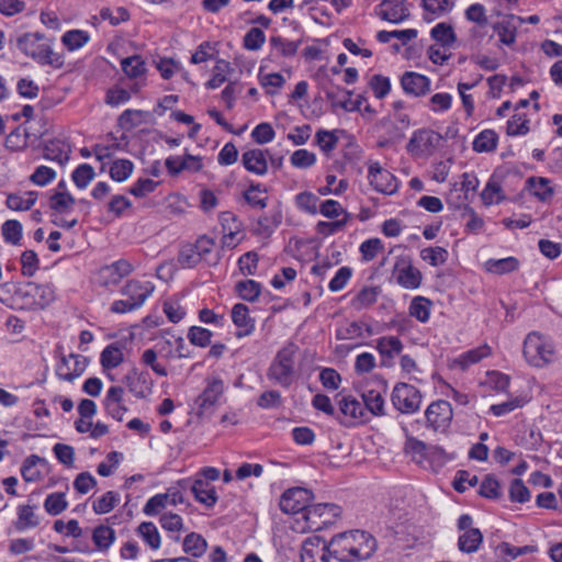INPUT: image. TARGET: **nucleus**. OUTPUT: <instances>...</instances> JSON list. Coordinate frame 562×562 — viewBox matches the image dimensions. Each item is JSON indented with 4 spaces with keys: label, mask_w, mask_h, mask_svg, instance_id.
Here are the masks:
<instances>
[{
    "label": "nucleus",
    "mask_w": 562,
    "mask_h": 562,
    "mask_svg": "<svg viewBox=\"0 0 562 562\" xmlns=\"http://www.w3.org/2000/svg\"><path fill=\"white\" fill-rule=\"evenodd\" d=\"M375 538L363 530H350L335 535L329 541L331 558L339 562H361L376 551Z\"/></svg>",
    "instance_id": "nucleus-1"
},
{
    "label": "nucleus",
    "mask_w": 562,
    "mask_h": 562,
    "mask_svg": "<svg viewBox=\"0 0 562 562\" xmlns=\"http://www.w3.org/2000/svg\"><path fill=\"white\" fill-rule=\"evenodd\" d=\"M18 49L26 57L32 58L41 66H50L55 69L63 68L64 55L53 49V40L46 38L38 32H27L16 38Z\"/></svg>",
    "instance_id": "nucleus-2"
},
{
    "label": "nucleus",
    "mask_w": 562,
    "mask_h": 562,
    "mask_svg": "<svg viewBox=\"0 0 562 562\" xmlns=\"http://www.w3.org/2000/svg\"><path fill=\"white\" fill-rule=\"evenodd\" d=\"M299 347L294 342H288L274 356L267 372L270 381L282 387H289L296 379L295 357Z\"/></svg>",
    "instance_id": "nucleus-3"
},
{
    "label": "nucleus",
    "mask_w": 562,
    "mask_h": 562,
    "mask_svg": "<svg viewBox=\"0 0 562 562\" xmlns=\"http://www.w3.org/2000/svg\"><path fill=\"white\" fill-rule=\"evenodd\" d=\"M155 286L149 281L128 280L121 289V294L126 299L116 300L112 303L110 310L113 313L124 314L139 308L151 295Z\"/></svg>",
    "instance_id": "nucleus-4"
},
{
    "label": "nucleus",
    "mask_w": 562,
    "mask_h": 562,
    "mask_svg": "<svg viewBox=\"0 0 562 562\" xmlns=\"http://www.w3.org/2000/svg\"><path fill=\"white\" fill-rule=\"evenodd\" d=\"M522 352L529 364L542 368L553 361L554 346L550 339L533 331L525 338Z\"/></svg>",
    "instance_id": "nucleus-5"
},
{
    "label": "nucleus",
    "mask_w": 562,
    "mask_h": 562,
    "mask_svg": "<svg viewBox=\"0 0 562 562\" xmlns=\"http://www.w3.org/2000/svg\"><path fill=\"white\" fill-rule=\"evenodd\" d=\"M340 515V508L330 503H319L310 505L304 512L305 529L310 531H319L333 525Z\"/></svg>",
    "instance_id": "nucleus-6"
},
{
    "label": "nucleus",
    "mask_w": 562,
    "mask_h": 562,
    "mask_svg": "<svg viewBox=\"0 0 562 562\" xmlns=\"http://www.w3.org/2000/svg\"><path fill=\"white\" fill-rule=\"evenodd\" d=\"M392 403L401 413L413 414L420 407L422 394L411 384L397 383L392 392Z\"/></svg>",
    "instance_id": "nucleus-7"
},
{
    "label": "nucleus",
    "mask_w": 562,
    "mask_h": 562,
    "mask_svg": "<svg viewBox=\"0 0 562 562\" xmlns=\"http://www.w3.org/2000/svg\"><path fill=\"white\" fill-rule=\"evenodd\" d=\"M441 136L428 128H420L413 133L406 145V150L414 157L429 156L434 153Z\"/></svg>",
    "instance_id": "nucleus-8"
},
{
    "label": "nucleus",
    "mask_w": 562,
    "mask_h": 562,
    "mask_svg": "<svg viewBox=\"0 0 562 562\" xmlns=\"http://www.w3.org/2000/svg\"><path fill=\"white\" fill-rule=\"evenodd\" d=\"M313 499V493L304 487L286 490L280 497V509L285 514L306 512Z\"/></svg>",
    "instance_id": "nucleus-9"
},
{
    "label": "nucleus",
    "mask_w": 562,
    "mask_h": 562,
    "mask_svg": "<svg viewBox=\"0 0 562 562\" xmlns=\"http://www.w3.org/2000/svg\"><path fill=\"white\" fill-rule=\"evenodd\" d=\"M453 412L445 400L432 402L425 412L426 425L435 431H445L452 420Z\"/></svg>",
    "instance_id": "nucleus-10"
},
{
    "label": "nucleus",
    "mask_w": 562,
    "mask_h": 562,
    "mask_svg": "<svg viewBox=\"0 0 562 562\" xmlns=\"http://www.w3.org/2000/svg\"><path fill=\"white\" fill-rule=\"evenodd\" d=\"M88 362V358L80 355H60L56 366V375L60 380L72 382L86 371Z\"/></svg>",
    "instance_id": "nucleus-11"
},
{
    "label": "nucleus",
    "mask_w": 562,
    "mask_h": 562,
    "mask_svg": "<svg viewBox=\"0 0 562 562\" xmlns=\"http://www.w3.org/2000/svg\"><path fill=\"white\" fill-rule=\"evenodd\" d=\"M182 491L178 482L177 485L170 486L166 493L154 495L146 502L143 508L144 514L147 516H156L165 509L167 505L182 504L184 502Z\"/></svg>",
    "instance_id": "nucleus-12"
},
{
    "label": "nucleus",
    "mask_w": 562,
    "mask_h": 562,
    "mask_svg": "<svg viewBox=\"0 0 562 562\" xmlns=\"http://www.w3.org/2000/svg\"><path fill=\"white\" fill-rule=\"evenodd\" d=\"M370 184L380 193L392 195L398 189L396 177L383 169L378 162L372 164L368 170Z\"/></svg>",
    "instance_id": "nucleus-13"
},
{
    "label": "nucleus",
    "mask_w": 562,
    "mask_h": 562,
    "mask_svg": "<svg viewBox=\"0 0 562 562\" xmlns=\"http://www.w3.org/2000/svg\"><path fill=\"white\" fill-rule=\"evenodd\" d=\"M134 271V266L126 259H119L99 269L98 277L102 286L117 285L123 278Z\"/></svg>",
    "instance_id": "nucleus-14"
},
{
    "label": "nucleus",
    "mask_w": 562,
    "mask_h": 562,
    "mask_svg": "<svg viewBox=\"0 0 562 562\" xmlns=\"http://www.w3.org/2000/svg\"><path fill=\"white\" fill-rule=\"evenodd\" d=\"M330 557L329 542H326L321 537H310L302 544V562H329Z\"/></svg>",
    "instance_id": "nucleus-15"
},
{
    "label": "nucleus",
    "mask_w": 562,
    "mask_h": 562,
    "mask_svg": "<svg viewBox=\"0 0 562 562\" xmlns=\"http://www.w3.org/2000/svg\"><path fill=\"white\" fill-rule=\"evenodd\" d=\"M393 274L396 282L404 289L415 290L422 284V272L404 258L396 261Z\"/></svg>",
    "instance_id": "nucleus-16"
},
{
    "label": "nucleus",
    "mask_w": 562,
    "mask_h": 562,
    "mask_svg": "<svg viewBox=\"0 0 562 562\" xmlns=\"http://www.w3.org/2000/svg\"><path fill=\"white\" fill-rule=\"evenodd\" d=\"M179 486L182 490H191L194 498L207 508L213 507L218 499L215 487L202 479H195L193 482L181 480L179 481Z\"/></svg>",
    "instance_id": "nucleus-17"
},
{
    "label": "nucleus",
    "mask_w": 562,
    "mask_h": 562,
    "mask_svg": "<svg viewBox=\"0 0 562 562\" xmlns=\"http://www.w3.org/2000/svg\"><path fill=\"white\" fill-rule=\"evenodd\" d=\"M224 392V384L221 379H213L201 395L195 400L196 415L203 416L211 412Z\"/></svg>",
    "instance_id": "nucleus-18"
},
{
    "label": "nucleus",
    "mask_w": 562,
    "mask_h": 562,
    "mask_svg": "<svg viewBox=\"0 0 562 562\" xmlns=\"http://www.w3.org/2000/svg\"><path fill=\"white\" fill-rule=\"evenodd\" d=\"M405 2L406 0H383L375 9L376 14L384 21L400 24L409 16Z\"/></svg>",
    "instance_id": "nucleus-19"
},
{
    "label": "nucleus",
    "mask_w": 562,
    "mask_h": 562,
    "mask_svg": "<svg viewBox=\"0 0 562 562\" xmlns=\"http://www.w3.org/2000/svg\"><path fill=\"white\" fill-rule=\"evenodd\" d=\"M401 86L405 93L413 97H423L430 91V79L415 71H406L401 77Z\"/></svg>",
    "instance_id": "nucleus-20"
},
{
    "label": "nucleus",
    "mask_w": 562,
    "mask_h": 562,
    "mask_svg": "<svg viewBox=\"0 0 562 562\" xmlns=\"http://www.w3.org/2000/svg\"><path fill=\"white\" fill-rule=\"evenodd\" d=\"M124 389L119 385L111 386L103 398V406L108 415L121 422L127 412L123 402Z\"/></svg>",
    "instance_id": "nucleus-21"
},
{
    "label": "nucleus",
    "mask_w": 562,
    "mask_h": 562,
    "mask_svg": "<svg viewBox=\"0 0 562 562\" xmlns=\"http://www.w3.org/2000/svg\"><path fill=\"white\" fill-rule=\"evenodd\" d=\"M123 382L128 391L138 398H144L151 393V382L147 374L140 373L136 369L131 370L123 378Z\"/></svg>",
    "instance_id": "nucleus-22"
},
{
    "label": "nucleus",
    "mask_w": 562,
    "mask_h": 562,
    "mask_svg": "<svg viewBox=\"0 0 562 562\" xmlns=\"http://www.w3.org/2000/svg\"><path fill=\"white\" fill-rule=\"evenodd\" d=\"M268 150L254 148L241 155V162L247 171L257 176H263L268 172V161L266 155Z\"/></svg>",
    "instance_id": "nucleus-23"
},
{
    "label": "nucleus",
    "mask_w": 562,
    "mask_h": 562,
    "mask_svg": "<svg viewBox=\"0 0 562 562\" xmlns=\"http://www.w3.org/2000/svg\"><path fill=\"white\" fill-rule=\"evenodd\" d=\"M232 321L238 328L237 338L249 336L255 330V321L249 316V308L243 303H237L232 310Z\"/></svg>",
    "instance_id": "nucleus-24"
},
{
    "label": "nucleus",
    "mask_w": 562,
    "mask_h": 562,
    "mask_svg": "<svg viewBox=\"0 0 562 562\" xmlns=\"http://www.w3.org/2000/svg\"><path fill=\"white\" fill-rule=\"evenodd\" d=\"M71 154V146L63 139H50L44 146V157L48 160L65 166Z\"/></svg>",
    "instance_id": "nucleus-25"
},
{
    "label": "nucleus",
    "mask_w": 562,
    "mask_h": 562,
    "mask_svg": "<svg viewBox=\"0 0 562 562\" xmlns=\"http://www.w3.org/2000/svg\"><path fill=\"white\" fill-rule=\"evenodd\" d=\"M33 505H19L16 508V520L13 521V527L16 531L23 532L34 529L40 526L41 519L35 513Z\"/></svg>",
    "instance_id": "nucleus-26"
},
{
    "label": "nucleus",
    "mask_w": 562,
    "mask_h": 562,
    "mask_svg": "<svg viewBox=\"0 0 562 562\" xmlns=\"http://www.w3.org/2000/svg\"><path fill=\"white\" fill-rule=\"evenodd\" d=\"M339 404V411L345 419L341 420L345 425H351L356 420H359L362 418L364 414V408L362 403L357 401L351 395L341 396V398L338 401Z\"/></svg>",
    "instance_id": "nucleus-27"
},
{
    "label": "nucleus",
    "mask_w": 562,
    "mask_h": 562,
    "mask_svg": "<svg viewBox=\"0 0 562 562\" xmlns=\"http://www.w3.org/2000/svg\"><path fill=\"white\" fill-rule=\"evenodd\" d=\"M430 36L436 41L442 48H452L457 42V34L452 25L440 22L430 30Z\"/></svg>",
    "instance_id": "nucleus-28"
},
{
    "label": "nucleus",
    "mask_w": 562,
    "mask_h": 562,
    "mask_svg": "<svg viewBox=\"0 0 562 562\" xmlns=\"http://www.w3.org/2000/svg\"><path fill=\"white\" fill-rule=\"evenodd\" d=\"M492 350L487 344L479 346L474 349L465 351L461 353L456 360L454 363L461 368V370H467L470 366L480 362L482 359L488 357Z\"/></svg>",
    "instance_id": "nucleus-29"
},
{
    "label": "nucleus",
    "mask_w": 562,
    "mask_h": 562,
    "mask_svg": "<svg viewBox=\"0 0 562 562\" xmlns=\"http://www.w3.org/2000/svg\"><path fill=\"white\" fill-rule=\"evenodd\" d=\"M198 251V256L209 266H216L220 261V255L214 254L215 241L205 235L199 237L193 244Z\"/></svg>",
    "instance_id": "nucleus-30"
},
{
    "label": "nucleus",
    "mask_w": 562,
    "mask_h": 562,
    "mask_svg": "<svg viewBox=\"0 0 562 562\" xmlns=\"http://www.w3.org/2000/svg\"><path fill=\"white\" fill-rule=\"evenodd\" d=\"M92 541L97 550L106 552L115 541V531L106 525H99L92 531Z\"/></svg>",
    "instance_id": "nucleus-31"
},
{
    "label": "nucleus",
    "mask_w": 562,
    "mask_h": 562,
    "mask_svg": "<svg viewBox=\"0 0 562 562\" xmlns=\"http://www.w3.org/2000/svg\"><path fill=\"white\" fill-rule=\"evenodd\" d=\"M483 542V533L480 529L467 530L459 536L458 549L463 553L476 552Z\"/></svg>",
    "instance_id": "nucleus-32"
},
{
    "label": "nucleus",
    "mask_w": 562,
    "mask_h": 562,
    "mask_svg": "<svg viewBox=\"0 0 562 562\" xmlns=\"http://www.w3.org/2000/svg\"><path fill=\"white\" fill-rule=\"evenodd\" d=\"M526 188L540 201H548L553 195V189L551 188L550 181L547 178L530 177L526 181Z\"/></svg>",
    "instance_id": "nucleus-33"
},
{
    "label": "nucleus",
    "mask_w": 562,
    "mask_h": 562,
    "mask_svg": "<svg viewBox=\"0 0 562 562\" xmlns=\"http://www.w3.org/2000/svg\"><path fill=\"white\" fill-rule=\"evenodd\" d=\"M282 223V213L279 209L270 210L257 221L256 232L269 236Z\"/></svg>",
    "instance_id": "nucleus-34"
},
{
    "label": "nucleus",
    "mask_w": 562,
    "mask_h": 562,
    "mask_svg": "<svg viewBox=\"0 0 562 562\" xmlns=\"http://www.w3.org/2000/svg\"><path fill=\"white\" fill-rule=\"evenodd\" d=\"M37 200V192L11 193L7 198V206L13 211H27Z\"/></svg>",
    "instance_id": "nucleus-35"
},
{
    "label": "nucleus",
    "mask_w": 562,
    "mask_h": 562,
    "mask_svg": "<svg viewBox=\"0 0 562 562\" xmlns=\"http://www.w3.org/2000/svg\"><path fill=\"white\" fill-rule=\"evenodd\" d=\"M498 135L493 130H484L473 140V149L476 153H491L497 147Z\"/></svg>",
    "instance_id": "nucleus-36"
},
{
    "label": "nucleus",
    "mask_w": 562,
    "mask_h": 562,
    "mask_svg": "<svg viewBox=\"0 0 562 562\" xmlns=\"http://www.w3.org/2000/svg\"><path fill=\"white\" fill-rule=\"evenodd\" d=\"M182 547L187 554H190L193 558H200L205 553L207 549V542L201 535L196 532H190L183 539Z\"/></svg>",
    "instance_id": "nucleus-37"
},
{
    "label": "nucleus",
    "mask_w": 562,
    "mask_h": 562,
    "mask_svg": "<svg viewBox=\"0 0 562 562\" xmlns=\"http://www.w3.org/2000/svg\"><path fill=\"white\" fill-rule=\"evenodd\" d=\"M150 117V113L142 110H125L119 117V125L125 130H132Z\"/></svg>",
    "instance_id": "nucleus-38"
},
{
    "label": "nucleus",
    "mask_w": 562,
    "mask_h": 562,
    "mask_svg": "<svg viewBox=\"0 0 562 562\" xmlns=\"http://www.w3.org/2000/svg\"><path fill=\"white\" fill-rule=\"evenodd\" d=\"M429 448L430 446L426 445L424 441L418 440L414 437H408L405 443L406 452L412 456V459L416 463L424 467L426 465V459Z\"/></svg>",
    "instance_id": "nucleus-39"
},
{
    "label": "nucleus",
    "mask_w": 562,
    "mask_h": 562,
    "mask_svg": "<svg viewBox=\"0 0 562 562\" xmlns=\"http://www.w3.org/2000/svg\"><path fill=\"white\" fill-rule=\"evenodd\" d=\"M376 349L382 357L393 359L402 352L403 344L400 338L395 336H385L378 339Z\"/></svg>",
    "instance_id": "nucleus-40"
},
{
    "label": "nucleus",
    "mask_w": 562,
    "mask_h": 562,
    "mask_svg": "<svg viewBox=\"0 0 562 562\" xmlns=\"http://www.w3.org/2000/svg\"><path fill=\"white\" fill-rule=\"evenodd\" d=\"M486 270L495 274H505L518 269L519 261L515 257L490 259L485 262Z\"/></svg>",
    "instance_id": "nucleus-41"
},
{
    "label": "nucleus",
    "mask_w": 562,
    "mask_h": 562,
    "mask_svg": "<svg viewBox=\"0 0 562 562\" xmlns=\"http://www.w3.org/2000/svg\"><path fill=\"white\" fill-rule=\"evenodd\" d=\"M90 40L88 32L82 30H70L63 34L61 43L70 52L83 47Z\"/></svg>",
    "instance_id": "nucleus-42"
},
{
    "label": "nucleus",
    "mask_w": 562,
    "mask_h": 562,
    "mask_svg": "<svg viewBox=\"0 0 562 562\" xmlns=\"http://www.w3.org/2000/svg\"><path fill=\"white\" fill-rule=\"evenodd\" d=\"M431 301L424 296H416L409 304V315L422 323H426L430 316Z\"/></svg>",
    "instance_id": "nucleus-43"
},
{
    "label": "nucleus",
    "mask_w": 562,
    "mask_h": 562,
    "mask_svg": "<svg viewBox=\"0 0 562 562\" xmlns=\"http://www.w3.org/2000/svg\"><path fill=\"white\" fill-rule=\"evenodd\" d=\"M301 41H290L282 36H271L270 45L278 55L283 57H293L297 53Z\"/></svg>",
    "instance_id": "nucleus-44"
},
{
    "label": "nucleus",
    "mask_w": 562,
    "mask_h": 562,
    "mask_svg": "<svg viewBox=\"0 0 562 562\" xmlns=\"http://www.w3.org/2000/svg\"><path fill=\"white\" fill-rule=\"evenodd\" d=\"M235 290L243 300L255 302L261 293V285L259 282L248 279L238 281Z\"/></svg>",
    "instance_id": "nucleus-45"
},
{
    "label": "nucleus",
    "mask_w": 562,
    "mask_h": 562,
    "mask_svg": "<svg viewBox=\"0 0 562 562\" xmlns=\"http://www.w3.org/2000/svg\"><path fill=\"white\" fill-rule=\"evenodd\" d=\"M514 16H510V19L503 20L494 25L501 43L505 45H512L516 41L517 26L514 23Z\"/></svg>",
    "instance_id": "nucleus-46"
},
{
    "label": "nucleus",
    "mask_w": 562,
    "mask_h": 562,
    "mask_svg": "<svg viewBox=\"0 0 562 562\" xmlns=\"http://www.w3.org/2000/svg\"><path fill=\"white\" fill-rule=\"evenodd\" d=\"M246 202L256 209H265L267 206L268 195L265 189H261V184H250L248 190L244 192Z\"/></svg>",
    "instance_id": "nucleus-47"
},
{
    "label": "nucleus",
    "mask_w": 562,
    "mask_h": 562,
    "mask_svg": "<svg viewBox=\"0 0 562 562\" xmlns=\"http://www.w3.org/2000/svg\"><path fill=\"white\" fill-rule=\"evenodd\" d=\"M68 506L66 495L63 492H55L47 495L44 501V509L52 516L61 514Z\"/></svg>",
    "instance_id": "nucleus-48"
},
{
    "label": "nucleus",
    "mask_w": 562,
    "mask_h": 562,
    "mask_svg": "<svg viewBox=\"0 0 562 562\" xmlns=\"http://www.w3.org/2000/svg\"><path fill=\"white\" fill-rule=\"evenodd\" d=\"M123 352L115 345H110L105 347L100 356V362L104 369H114L119 367L123 362Z\"/></svg>",
    "instance_id": "nucleus-49"
},
{
    "label": "nucleus",
    "mask_w": 562,
    "mask_h": 562,
    "mask_svg": "<svg viewBox=\"0 0 562 562\" xmlns=\"http://www.w3.org/2000/svg\"><path fill=\"white\" fill-rule=\"evenodd\" d=\"M137 532L153 550H157L160 547V535L154 522H142L137 528Z\"/></svg>",
    "instance_id": "nucleus-50"
},
{
    "label": "nucleus",
    "mask_w": 562,
    "mask_h": 562,
    "mask_svg": "<svg viewBox=\"0 0 562 562\" xmlns=\"http://www.w3.org/2000/svg\"><path fill=\"white\" fill-rule=\"evenodd\" d=\"M120 496L113 491L104 493L92 503L93 512L98 515L110 513L119 503Z\"/></svg>",
    "instance_id": "nucleus-51"
},
{
    "label": "nucleus",
    "mask_w": 562,
    "mask_h": 562,
    "mask_svg": "<svg viewBox=\"0 0 562 562\" xmlns=\"http://www.w3.org/2000/svg\"><path fill=\"white\" fill-rule=\"evenodd\" d=\"M362 400L366 405V408L370 411L373 415L384 414V398L380 391L368 390L363 392Z\"/></svg>",
    "instance_id": "nucleus-52"
},
{
    "label": "nucleus",
    "mask_w": 562,
    "mask_h": 562,
    "mask_svg": "<svg viewBox=\"0 0 562 562\" xmlns=\"http://www.w3.org/2000/svg\"><path fill=\"white\" fill-rule=\"evenodd\" d=\"M23 227L16 220H8L1 226V233L7 243L19 245L22 238Z\"/></svg>",
    "instance_id": "nucleus-53"
},
{
    "label": "nucleus",
    "mask_w": 562,
    "mask_h": 562,
    "mask_svg": "<svg viewBox=\"0 0 562 562\" xmlns=\"http://www.w3.org/2000/svg\"><path fill=\"white\" fill-rule=\"evenodd\" d=\"M134 165L128 159H117L110 168V176L116 182H123L130 178L133 172Z\"/></svg>",
    "instance_id": "nucleus-54"
},
{
    "label": "nucleus",
    "mask_w": 562,
    "mask_h": 562,
    "mask_svg": "<svg viewBox=\"0 0 562 562\" xmlns=\"http://www.w3.org/2000/svg\"><path fill=\"white\" fill-rule=\"evenodd\" d=\"M350 220H351V214L346 213L345 216L340 220H336L333 222H318L316 224V232L319 235H323L325 237L329 236V235H334V234L342 231Z\"/></svg>",
    "instance_id": "nucleus-55"
},
{
    "label": "nucleus",
    "mask_w": 562,
    "mask_h": 562,
    "mask_svg": "<svg viewBox=\"0 0 562 562\" xmlns=\"http://www.w3.org/2000/svg\"><path fill=\"white\" fill-rule=\"evenodd\" d=\"M121 66L122 70L130 78H137L142 76L146 70L145 63L138 55H134L122 59Z\"/></svg>",
    "instance_id": "nucleus-56"
},
{
    "label": "nucleus",
    "mask_w": 562,
    "mask_h": 562,
    "mask_svg": "<svg viewBox=\"0 0 562 562\" xmlns=\"http://www.w3.org/2000/svg\"><path fill=\"white\" fill-rule=\"evenodd\" d=\"M44 461L36 454L27 457L21 468V474L26 482H35L40 480L41 472L37 470V464Z\"/></svg>",
    "instance_id": "nucleus-57"
},
{
    "label": "nucleus",
    "mask_w": 562,
    "mask_h": 562,
    "mask_svg": "<svg viewBox=\"0 0 562 562\" xmlns=\"http://www.w3.org/2000/svg\"><path fill=\"white\" fill-rule=\"evenodd\" d=\"M423 9L434 18H440L453 8L450 0H422Z\"/></svg>",
    "instance_id": "nucleus-58"
},
{
    "label": "nucleus",
    "mask_w": 562,
    "mask_h": 562,
    "mask_svg": "<svg viewBox=\"0 0 562 562\" xmlns=\"http://www.w3.org/2000/svg\"><path fill=\"white\" fill-rule=\"evenodd\" d=\"M94 169L88 164L79 165L72 172V181L79 189H85L93 180Z\"/></svg>",
    "instance_id": "nucleus-59"
},
{
    "label": "nucleus",
    "mask_w": 562,
    "mask_h": 562,
    "mask_svg": "<svg viewBox=\"0 0 562 562\" xmlns=\"http://www.w3.org/2000/svg\"><path fill=\"white\" fill-rule=\"evenodd\" d=\"M423 260L432 267L443 265L448 259V251L442 247H427L420 251Z\"/></svg>",
    "instance_id": "nucleus-60"
},
{
    "label": "nucleus",
    "mask_w": 562,
    "mask_h": 562,
    "mask_svg": "<svg viewBox=\"0 0 562 562\" xmlns=\"http://www.w3.org/2000/svg\"><path fill=\"white\" fill-rule=\"evenodd\" d=\"M496 550L509 559L501 560L497 562H510L512 560L528 553H532L536 551V548L532 546H524V547H513L508 542H502L497 546Z\"/></svg>",
    "instance_id": "nucleus-61"
},
{
    "label": "nucleus",
    "mask_w": 562,
    "mask_h": 562,
    "mask_svg": "<svg viewBox=\"0 0 562 562\" xmlns=\"http://www.w3.org/2000/svg\"><path fill=\"white\" fill-rule=\"evenodd\" d=\"M140 362L149 367L155 374L158 376H167L168 370L165 364H162L160 361H158V357L154 352V349H146L143 351L140 357Z\"/></svg>",
    "instance_id": "nucleus-62"
},
{
    "label": "nucleus",
    "mask_w": 562,
    "mask_h": 562,
    "mask_svg": "<svg viewBox=\"0 0 562 562\" xmlns=\"http://www.w3.org/2000/svg\"><path fill=\"white\" fill-rule=\"evenodd\" d=\"M201 261L203 260L198 256L193 244H188L180 249L178 262L182 268H193Z\"/></svg>",
    "instance_id": "nucleus-63"
},
{
    "label": "nucleus",
    "mask_w": 562,
    "mask_h": 562,
    "mask_svg": "<svg viewBox=\"0 0 562 562\" xmlns=\"http://www.w3.org/2000/svg\"><path fill=\"white\" fill-rule=\"evenodd\" d=\"M220 223L223 228L224 238L233 239L240 231V223L236 216L231 212H223L220 214Z\"/></svg>",
    "instance_id": "nucleus-64"
}]
</instances>
